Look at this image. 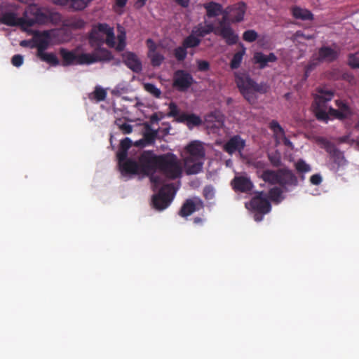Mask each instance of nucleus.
I'll list each match as a JSON object with an SVG mask.
<instances>
[{
  "label": "nucleus",
  "instance_id": "obj_64",
  "mask_svg": "<svg viewBox=\"0 0 359 359\" xmlns=\"http://www.w3.org/2000/svg\"><path fill=\"white\" fill-rule=\"evenodd\" d=\"M128 0H115V6L118 8H123L126 4Z\"/></svg>",
  "mask_w": 359,
  "mask_h": 359
},
{
  "label": "nucleus",
  "instance_id": "obj_22",
  "mask_svg": "<svg viewBox=\"0 0 359 359\" xmlns=\"http://www.w3.org/2000/svg\"><path fill=\"white\" fill-rule=\"evenodd\" d=\"M120 170L123 174H132V175H138L140 173V166L139 161L137 162L133 159H127L120 165Z\"/></svg>",
  "mask_w": 359,
  "mask_h": 359
},
{
  "label": "nucleus",
  "instance_id": "obj_10",
  "mask_svg": "<svg viewBox=\"0 0 359 359\" xmlns=\"http://www.w3.org/2000/svg\"><path fill=\"white\" fill-rule=\"evenodd\" d=\"M113 56L110 51L105 48H99L95 50V53H82L81 57V62L90 65L100 61H110Z\"/></svg>",
  "mask_w": 359,
  "mask_h": 359
},
{
  "label": "nucleus",
  "instance_id": "obj_43",
  "mask_svg": "<svg viewBox=\"0 0 359 359\" xmlns=\"http://www.w3.org/2000/svg\"><path fill=\"white\" fill-rule=\"evenodd\" d=\"M157 136V131L151 130L149 128V130L144 133V140L146 143L149 144H152L154 143V141Z\"/></svg>",
  "mask_w": 359,
  "mask_h": 359
},
{
  "label": "nucleus",
  "instance_id": "obj_13",
  "mask_svg": "<svg viewBox=\"0 0 359 359\" xmlns=\"http://www.w3.org/2000/svg\"><path fill=\"white\" fill-rule=\"evenodd\" d=\"M278 184L283 188L298 185L297 177L287 168L278 169Z\"/></svg>",
  "mask_w": 359,
  "mask_h": 359
},
{
  "label": "nucleus",
  "instance_id": "obj_5",
  "mask_svg": "<svg viewBox=\"0 0 359 359\" xmlns=\"http://www.w3.org/2000/svg\"><path fill=\"white\" fill-rule=\"evenodd\" d=\"M245 208L255 213L254 218L257 222L263 219V215L269 213L271 205L264 191L257 192L250 201L245 203Z\"/></svg>",
  "mask_w": 359,
  "mask_h": 359
},
{
  "label": "nucleus",
  "instance_id": "obj_27",
  "mask_svg": "<svg viewBox=\"0 0 359 359\" xmlns=\"http://www.w3.org/2000/svg\"><path fill=\"white\" fill-rule=\"evenodd\" d=\"M259 177L262 178L263 181L270 184H278V170H265L262 172Z\"/></svg>",
  "mask_w": 359,
  "mask_h": 359
},
{
  "label": "nucleus",
  "instance_id": "obj_31",
  "mask_svg": "<svg viewBox=\"0 0 359 359\" xmlns=\"http://www.w3.org/2000/svg\"><path fill=\"white\" fill-rule=\"evenodd\" d=\"M41 61L46 62L52 66H57L60 64V61L57 56L53 53L43 52L36 55Z\"/></svg>",
  "mask_w": 359,
  "mask_h": 359
},
{
  "label": "nucleus",
  "instance_id": "obj_62",
  "mask_svg": "<svg viewBox=\"0 0 359 359\" xmlns=\"http://www.w3.org/2000/svg\"><path fill=\"white\" fill-rule=\"evenodd\" d=\"M188 116H189V114H187L186 113H180V112L179 115L175 118V119L178 122H181V123L187 122V121L188 119Z\"/></svg>",
  "mask_w": 359,
  "mask_h": 359
},
{
  "label": "nucleus",
  "instance_id": "obj_49",
  "mask_svg": "<svg viewBox=\"0 0 359 359\" xmlns=\"http://www.w3.org/2000/svg\"><path fill=\"white\" fill-rule=\"evenodd\" d=\"M201 123L202 121L198 116L194 114H189L188 119L187 121V124L189 127H190V126H198L201 125Z\"/></svg>",
  "mask_w": 359,
  "mask_h": 359
},
{
  "label": "nucleus",
  "instance_id": "obj_48",
  "mask_svg": "<svg viewBox=\"0 0 359 359\" xmlns=\"http://www.w3.org/2000/svg\"><path fill=\"white\" fill-rule=\"evenodd\" d=\"M116 124L123 134H130L133 132V126L126 122L122 123L121 119L116 120Z\"/></svg>",
  "mask_w": 359,
  "mask_h": 359
},
{
  "label": "nucleus",
  "instance_id": "obj_17",
  "mask_svg": "<svg viewBox=\"0 0 359 359\" xmlns=\"http://www.w3.org/2000/svg\"><path fill=\"white\" fill-rule=\"evenodd\" d=\"M93 0H52V2L58 6H67L74 11H81L87 8Z\"/></svg>",
  "mask_w": 359,
  "mask_h": 359
},
{
  "label": "nucleus",
  "instance_id": "obj_4",
  "mask_svg": "<svg viewBox=\"0 0 359 359\" xmlns=\"http://www.w3.org/2000/svg\"><path fill=\"white\" fill-rule=\"evenodd\" d=\"M158 169L166 177L175 180L181 177L182 169L177 156L172 153L159 155Z\"/></svg>",
  "mask_w": 359,
  "mask_h": 359
},
{
  "label": "nucleus",
  "instance_id": "obj_54",
  "mask_svg": "<svg viewBox=\"0 0 359 359\" xmlns=\"http://www.w3.org/2000/svg\"><path fill=\"white\" fill-rule=\"evenodd\" d=\"M23 56L20 54L14 55L11 59L12 65L16 67H20L23 64Z\"/></svg>",
  "mask_w": 359,
  "mask_h": 359
},
{
  "label": "nucleus",
  "instance_id": "obj_51",
  "mask_svg": "<svg viewBox=\"0 0 359 359\" xmlns=\"http://www.w3.org/2000/svg\"><path fill=\"white\" fill-rule=\"evenodd\" d=\"M180 109L175 102H170L169 104L168 116L176 118L180 114Z\"/></svg>",
  "mask_w": 359,
  "mask_h": 359
},
{
  "label": "nucleus",
  "instance_id": "obj_45",
  "mask_svg": "<svg viewBox=\"0 0 359 359\" xmlns=\"http://www.w3.org/2000/svg\"><path fill=\"white\" fill-rule=\"evenodd\" d=\"M93 97L97 102L103 101L107 97V92L104 88L97 86L93 92Z\"/></svg>",
  "mask_w": 359,
  "mask_h": 359
},
{
  "label": "nucleus",
  "instance_id": "obj_41",
  "mask_svg": "<svg viewBox=\"0 0 359 359\" xmlns=\"http://www.w3.org/2000/svg\"><path fill=\"white\" fill-rule=\"evenodd\" d=\"M321 62H322L320 60H319V57L317 55V54L313 55L311 59L308 62L307 65L306 66V75L307 76V74L311 72Z\"/></svg>",
  "mask_w": 359,
  "mask_h": 359
},
{
  "label": "nucleus",
  "instance_id": "obj_60",
  "mask_svg": "<svg viewBox=\"0 0 359 359\" xmlns=\"http://www.w3.org/2000/svg\"><path fill=\"white\" fill-rule=\"evenodd\" d=\"M323 181L322 177L320 174L313 175L310 177V182L313 185H319Z\"/></svg>",
  "mask_w": 359,
  "mask_h": 359
},
{
  "label": "nucleus",
  "instance_id": "obj_1",
  "mask_svg": "<svg viewBox=\"0 0 359 359\" xmlns=\"http://www.w3.org/2000/svg\"><path fill=\"white\" fill-rule=\"evenodd\" d=\"M334 95L332 90L319 88L317 94L314 96L313 103V111L318 121L327 122L329 116L340 121L350 118L353 115V111L349 104L342 100H335L337 109L327 106V102L331 101Z\"/></svg>",
  "mask_w": 359,
  "mask_h": 359
},
{
  "label": "nucleus",
  "instance_id": "obj_53",
  "mask_svg": "<svg viewBox=\"0 0 359 359\" xmlns=\"http://www.w3.org/2000/svg\"><path fill=\"white\" fill-rule=\"evenodd\" d=\"M197 67L200 72H207L210 69V63L205 60H198L196 61Z\"/></svg>",
  "mask_w": 359,
  "mask_h": 359
},
{
  "label": "nucleus",
  "instance_id": "obj_19",
  "mask_svg": "<svg viewBox=\"0 0 359 359\" xmlns=\"http://www.w3.org/2000/svg\"><path fill=\"white\" fill-rule=\"evenodd\" d=\"M60 54L62 58V65L64 67L70 66L74 64L85 65L86 63L81 62V57L82 53L80 55H76L73 51L68 50L66 48H61L60 49Z\"/></svg>",
  "mask_w": 359,
  "mask_h": 359
},
{
  "label": "nucleus",
  "instance_id": "obj_26",
  "mask_svg": "<svg viewBox=\"0 0 359 359\" xmlns=\"http://www.w3.org/2000/svg\"><path fill=\"white\" fill-rule=\"evenodd\" d=\"M114 29L111 27L107 23H99L95 28H94L90 34V40L98 39L99 33H103L106 34H109L110 32H113Z\"/></svg>",
  "mask_w": 359,
  "mask_h": 359
},
{
  "label": "nucleus",
  "instance_id": "obj_16",
  "mask_svg": "<svg viewBox=\"0 0 359 359\" xmlns=\"http://www.w3.org/2000/svg\"><path fill=\"white\" fill-rule=\"evenodd\" d=\"M245 147V140L240 135H236L231 137L223 147V149L231 155L236 151L241 152Z\"/></svg>",
  "mask_w": 359,
  "mask_h": 359
},
{
  "label": "nucleus",
  "instance_id": "obj_21",
  "mask_svg": "<svg viewBox=\"0 0 359 359\" xmlns=\"http://www.w3.org/2000/svg\"><path fill=\"white\" fill-rule=\"evenodd\" d=\"M215 34L222 36L229 46L237 43L238 41V36L235 34L231 27H222V29H217L215 30Z\"/></svg>",
  "mask_w": 359,
  "mask_h": 359
},
{
  "label": "nucleus",
  "instance_id": "obj_20",
  "mask_svg": "<svg viewBox=\"0 0 359 359\" xmlns=\"http://www.w3.org/2000/svg\"><path fill=\"white\" fill-rule=\"evenodd\" d=\"M277 60L278 58L273 53H270L268 55H266L262 52L255 53L252 58L253 63L258 65L259 69L266 68L269 62H275Z\"/></svg>",
  "mask_w": 359,
  "mask_h": 359
},
{
  "label": "nucleus",
  "instance_id": "obj_42",
  "mask_svg": "<svg viewBox=\"0 0 359 359\" xmlns=\"http://www.w3.org/2000/svg\"><path fill=\"white\" fill-rule=\"evenodd\" d=\"M282 194V189L277 187H273L269 191V196L274 202L278 203L280 201Z\"/></svg>",
  "mask_w": 359,
  "mask_h": 359
},
{
  "label": "nucleus",
  "instance_id": "obj_33",
  "mask_svg": "<svg viewBox=\"0 0 359 359\" xmlns=\"http://www.w3.org/2000/svg\"><path fill=\"white\" fill-rule=\"evenodd\" d=\"M118 29V35H117V40L118 43L116 46V50L117 51H122L124 50L126 46V34L125 29L123 27L118 26L117 27Z\"/></svg>",
  "mask_w": 359,
  "mask_h": 359
},
{
  "label": "nucleus",
  "instance_id": "obj_46",
  "mask_svg": "<svg viewBox=\"0 0 359 359\" xmlns=\"http://www.w3.org/2000/svg\"><path fill=\"white\" fill-rule=\"evenodd\" d=\"M67 25L74 29H82L84 27L86 22L80 18H74L68 20Z\"/></svg>",
  "mask_w": 359,
  "mask_h": 359
},
{
  "label": "nucleus",
  "instance_id": "obj_58",
  "mask_svg": "<svg viewBox=\"0 0 359 359\" xmlns=\"http://www.w3.org/2000/svg\"><path fill=\"white\" fill-rule=\"evenodd\" d=\"M106 43L108 46L111 48L115 47L116 43H115V36L114 32H110L109 34L106 36Z\"/></svg>",
  "mask_w": 359,
  "mask_h": 359
},
{
  "label": "nucleus",
  "instance_id": "obj_52",
  "mask_svg": "<svg viewBox=\"0 0 359 359\" xmlns=\"http://www.w3.org/2000/svg\"><path fill=\"white\" fill-rule=\"evenodd\" d=\"M268 157L274 167H279L281 165V158L278 154H269Z\"/></svg>",
  "mask_w": 359,
  "mask_h": 359
},
{
  "label": "nucleus",
  "instance_id": "obj_39",
  "mask_svg": "<svg viewBox=\"0 0 359 359\" xmlns=\"http://www.w3.org/2000/svg\"><path fill=\"white\" fill-rule=\"evenodd\" d=\"M295 169L299 174H305L311 170L310 165L303 159H299L294 164Z\"/></svg>",
  "mask_w": 359,
  "mask_h": 359
},
{
  "label": "nucleus",
  "instance_id": "obj_32",
  "mask_svg": "<svg viewBox=\"0 0 359 359\" xmlns=\"http://www.w3.org/2000/svg\"><path fill=\"white\" fill-rule=\"evenodd\" d=\"M49 41L47 38H36L34 41V44L31 46V48H36L37 52L36 55L45 52L48 48Z\"/></svg>",
  "mask_w": 359,
  "mask_h": 359
},
{
  "label": "nucleus",
  "instance_id": "obj_50",
  "mask_svg": "<svg viewBox=\"0 0 359 359\" xmlns=\"http://www.w3.org/2000/svg\"><path fill=\"white\" fill-rule=\"evenodd\" d=\"M348 65L352 69H359V57L355 54H349L348 56Z\"/></svg>",
  "mask_w": 359,
  "mask_h": 359
},
{
  "label": "nucleus",
  "instance_id": "obj_25",
  "mask_svg": "<svg viewBox=\"0 0 359 359\" xmlns=\"http://www.w3.org/2000/svg\"><path fill=\"white\" fill-rule=\"evenodd\" d=\"M292 14L296 19L302 20H312L313 19V15L310 11L299 6H294L292 8Z\"/></svg>",
  "mask_w": 359,
  "mask_h": 359
},
{
  "label": "nucleus",
  "instance_id": "obj_36",
  "mask_svg": "<svg viewBox=\"0 0 359 359\" xmlns=\"http://www.w3.org/2000/svg\"><path fill=\"white\" fill-rule=\"evenodd\" d=\"M222 15V19L218 22L217 29H222L224 27H231V17H230V9L229 7L225 10H222L221 13Z\"/></svg>",
  "mask_w": 359,
  "mask_h": 359
},
{
  "label": "nucleus",
  "instance_id": "obj_28",
  "mask_svg": "<svg viewBox=\"0 0 359 359\" xmlns=\"http://www.w3.org/2000/svg\"><path fill=\"white\" fill-rule=\"evenodd\" d=\"M245 4H243L242 6H235V7H229L230 9V17L231 22L232 23L239 22L243 20L245 15Z\"/></svg>",
  "mask_w": 359,
  "mask_h": 359
},
{
  "label": "nucleus",
  "instance_id": "obj_35",
  "mask_svg": "<svg viewBox=\"0 0 359 359\" xmlns=\"http://www.w3.org/2000/svg\"><path fill=\"white\" fill-rule=\"evenodd\" d=\"M330 154L333 158L334 163L337 165L338 167L343 166L346 164V159L341 151L338 149L334 148L330 151Z\"/></svg>",
  "mask_w": 359,
  "mask_h": 359
},
{
  "label": "nucleus",
  "instance_id": "obj_56",
  "mask_svg": "<svg viewBox=\"0 0 359 359\" xmlns=\"http://www.w3.org/2000/svg\"><path fill=\"white\" fill-rule=\"evenodd\" d=\"M215 195L214 189L212 186H206L203 189V196L206 199L213 198Z\"/></svg>",
  "mask_w": 359,
  "mask_h": 359
},
{
  "label": "nucleus",
  "instance_id": "obj_2",
  "mask_svg": "<svg viewBox=\"0 0 359 359\" xmlns=\"http://www.w3.org/2000/svg\"><path fill=\"white\" fill-rule=\"evenodd\" d=\"M184 166L187 175L199 173L204 163L205 150L201 142L191 141L184 147Z\"/></svg>",
  "mask_w": 359,
  "mask_h": 359
},
{
  "label": "nucleus",
  "instance_id": "obj_7",
  "mask_svg": "<svg viewBox=\"0 0 359 359\" xmlns=\"http://www.w3.org/2000/svg\"><path fill=\"white\" fill-rule=\"evenodd\" d=\"M159 155H156L153 151H144L138 157L140 166V173L149 175L155 173L158 169Z\"/></svg>",
  "mask_w": 359,
  "mask_h": 359
},
{
  "label": "nucleus",
  "instance_id": "obj_15",
  "mask_svg": "<svg viewBox=\"0 0 359 359\" xmlns=\"http://www.w3.org/2000/svg\"><path fill=\"white\" fill-rule=\"evenodd\" d=\"M0 23L9 27L19 26L25 29V18H18L16 13L13 11H6L1 13L0 16Z\"/></svg>",
  "mask_w": 359,
  "mask_h": 359
},
{
  "label": "nucleus",
  "instance_id": "obj_47",
  "mask_svg": "<svg viewBox=\"0 0 359 359\" xmlns=\"http://www.w3.org/2000/svg\"><path fill=\"white\" fill-rule=\"evenodd\" d=\"M258 38L257 32L253 29H248L244 32L243 39L247 42H254Z\"/></svg>",
  "mask_w": 359,
  "mask_h": 359
},
{
  "label": "nucleus",
  "instance_id": "obj_6",
  "mask_svg": "<svg viewBox=\"0 0 359 359\" xmlns=\"http://www.w3.org/2000/svg\"><path fill=\"white\" fill-rule=\"evenodd\" d=\"M25 18V29L31 27L34 25H45L50 21V17L43 12L42 8L35 4H31L23 13Z\"/></svg>",
  "mask_w": 359,
  "mask_h": 359
},
{
  "label": "nucleus",
  "instance_id": "obj_14",
  "mask_svg": "<svg viewBox=\"0 0 359 359\" xmlns=\"http://www.w3.org/2000/svg\"><path fill=\"white\" fill-rule=\"evenodd\" d=\"M124 65L135 73H140L142 70V64L138 56L133 52L128 51L122 54Z\"/></svg>",
  "mask_w": 359,
  "mask_h": 359
},
{
  "label": "nucleus",
  "instance_id": "obj_24",
  "mask_svg": "<svg viewBox=\"0 0 359 359\" xmlns=\"http://www.w3.org/2000/svg\"><path fill=\"white\" fill-rule=\"evenodd\" d=\"M216 29V27H215L212 23H205L204 25L199 24L198 26L195 27L192 31L193 34L196 36L203 37L211 32H214L215 34Z\"/></svg>",
  "mask_w": 359,
  "mask_h": 359
},
{
  "label": "nucleus",
  "instance_id": "obj_9",
  "mask_svg": "<svg viewBox=\"0 0 359 359\" xmlns=\"http://www.w3.org/2000/svg\"><path fill=\"white\" fill-rule=\"evenodd\" d=\"M192 75L183 69H178L174 72L172 86L180 92L187 91L193 84Z\"/></svg>",
  "mask_w": 359,
  "mask_h": 359
},
{
  "label": "nucleus",
  "instance_id": "obj_40",
  "mask_svg": "<svg viewBox=\"0 0 359 359\" xmlns=\"http://www.w3.org/2000/svg\"><path fill=\"white\" fill-rule=\"evenodd\" d=\"M144 89L149 94L156 98H159L161 95V91L154 84L150 83H145L143 85Z\"/></svg>",
  "mask_w": 359,
  "mask_h": 359
},
{
  "label": "nucleus",
  "instance_id": "obj_3",
  "mask_svg": "<svg viewBox=\"0 0 359 359\" xmlns=\"http://www.w3.org/2000/svg\"><path fill=\"white\" fill-rule=\"evenodd\" d=\"M235 82L241 94L250 103L254 104L257 100V93L264 94L268 91L269 86L265 83H257L248 74L236 73Z\"/></svg>",
  "mask_w": 359,
  "mask_h": 359
},
{
  "label": "nucleus",
  "instance_id": "obj_34",
  "mask_svg": "<svg viewBox=\"0 0 359 359\" xmlns=\"http://www.w3.org/2000/svg\"><path fill=\"white\" fill-rule=\"evenodd\" d=\"M201 39L196 36L193 32L190 35L187 36L182 41V44L186 48H196L201 43Z\"/></svg>",
  "mask_w": 359,
  "mask_h": 359
},
{
  "label": "nucleus",
  "instance_id": "obj_18",
  "mask_svg": "<svg viewBox=\"0 0 359 359\" xmlns=\"http://www.w3.org/2000/svg\"><path fill=\"white\" fill-rule=\"evenodd\" d=\"M269 128L273 131L276 144H279V134L281 135V141L284 145L293 149L292 142L285 136V130L279 123L276 120H272L269 123Z\"/></svg>",
  "mask_w": 359,
  "mask_h": 359
},
{
  "label": "nucleus",
  "instance_id": "obj_29",
  "mask_svg": "<svg viewBox=\"0 0 359 359\" xmlns=\"http://www.w3.org/2000/svg\"><path fill=\"white\" fill-rule=\"evenodd\" d=\"M197 210L196 203L191 199H187L182 205L179 215L182 217H187L191 215Z\"/></svg>",
  "mask_w": 359,
  "mask_h": 359
},
{
  "label": "nucleus",
  "instance_id": "obj_12",
  "mask_svg": "<svg viewBox=\"0 0 359 359\" xmlns=\"http://www.w3.org/2000/svg\"><path fill=\"white\" fill-rule=\"evenodd\" d=\"M233 189L236 192L248 193L253 188V183L247 175L235 176L231 182Z\"/></svg>",
  "mask_w": 359,
  "mask_h": 359
},
{
  "label": "nucleus",
  "instance_id": "obj_8",
  "mask_svg": "<svg viewBox=\"0 0 359 359\" xmlns=\"http://www.w3.org/2000/svg\"><path fill=\"white\" fill-rule=\"evenodd\" d=\"M171 191V185L165 184L161 187L158 193L153 196L152 203L156 209L162 210L169 205L172 199Z\"/></svg>",
  "mask_w": 359,
  "mask_h": 359
},
{
  "label": "nucleus",
  "instance_id": "obj_11",
  "mask_svg": "<svg viewBox=\"0 0 359 359\" xmlns=\"http://www.w3.org/2000/svg\"><path fill=\"white\" fill-rule=\"evenodd\" d=\"M340 55V48L335 44H333V47L328 46H321L317 53V55L319 60L322 62L331 63L336 61Z\"/></svg>",
  "mask_w": 359,
  "mask_h": 359
},
{
  "label": "nucleus",
  "instance_id": "obj_61",
  "mask_svg": "<svg viewBox=\"0 0 359 359\" xmlns=\"http://www.w3.org/2000/svg\"><path fill=\"white\" fill-rule=\"evenodd\" d=\"M252 166L259 170H264L267 164L263 161H256L252 163Z\"/></svg>",
  "mask_w": 359,
  "mask_h": 359
},
{
  "label": "nucleus",
  "instance_id": "obj_55",
  "mask_svg": "<svg viewBox=\"0 0 359 359\" xmlns=\"http://www.w3.org/2000/svg\"><path fill=\"white\" fill-rule=\"evenodd\" d=\"M117 158L118 161V165L126 161L128 158V151L119 149V151L117 152Z\"/></svg>",
  "mask_w": 359,
  "mask_h": 359
},
{
  "label": "nucleus",
  "instance_id": "obj_59",
  "mask_svg": "<svg viewBox=\"0 0 359 359\" xmlns=\"http://www.w3.org/2000/svg\"><path fill=\"white\" fill-rule=\"evenodd\" d=\"M132 145V141L128 137H125L120 142V149L128 151Z\"/></svg>",
  "mask_w": 359,
  "mask_h": 359
},
{
  "label": "nucleus",
  "instance_id": "obj_44",
  "mask_svg": "<svg viewBox=\"0 0 359 359\" xmlns=\"http://www.w3.org/2000/svg\"><path fill=\"white\" fill-rule=\"evenodd\" d=\"M149 176L154 191L158 189L163 184V180L161 176L156 175L155 173L150 174Z\"/></svg>",
  "mask_w": 359,
  "mask_h": 359
},
{
  "label": "nucleus",
  "instance_id": "obj_57",
  "mask_svg": "<svg viewBox=\"0 0 359 359\" xmlns=\"http://www.w3.org/2000/svg\"><path fill=\"white\" fill-rule=\"evenodd\" d=\"M146 43L148 47V53L147 54H151V53L157 52L156 51L157 45L151 39H148L146 41Z\"/></svg>",
  "mask_w": 359,
  "mask_h": 359
},
{
  "label": "nucleus",
  "instance_id": "obj_37",
  "mask_svg": "<svg viewBox=\"0 0 359 359\" xmlns=\"http://www.w3.org/2000/svg\"><path fill=\"white\" fill-rule=\"evenodd\" d=\"M147 56L150 59L151 65L154 67L161 66L165 60L164 55L159 52L147 54Z\"/></svg>",
  "mask_w": 359,
  "mask_h": 359
},
{
  "label": "nucleus",
  "instance_id": "obj_30",
  "mask_svg": "<svg viewBox=\"0 0 359 359\" xmlns=\"http://www.w3.org/2000/svg\"><path fill=\"white\" fill-rule=\"evenodd\" d=\"M246 48L244 47L243 45L241 44V50L236 52L230 62V67L232 69H238L242 62L243 55L245 54Z\"/></svg>",
  "mask_w": 359,
  "mask_h": 359
},
{
  "label": "nucleus",
  "instance_id": "obj_38",
  "mask_svg": "<svg viewBox=\"0 0 359 359\" xmlns=\"http://www.w3.org/2000/svg\"><path fill=\"white\" fill-rule=\"evenodd\" d=\"M173 55L178 62L184 61L187 55V50L186 47L182 43V46H178L174 49Z\"/></svg>",
  "mask_w": 359,
  "mask_h": 359
},
{
  "label": "nucleus",
  "instance_id": "obj_23",
  "mask_svg": "<svg viewBox=\"0 0 359 359\" xmlns=\"http://www.w3.org/2000/svg\"><path fill=\"white\" fill-rule=\"evenodd\" d=\"M203 8L206 10V15L209 18L221 15L223 10L222 4L215 1L204 4Z\"/></svg>",
  "mask_w": 359,
  "mask_h": 359
},
{
  "label": "nucleus",
  "instance_id": "obj_63",
  "mask_svg": "<svg viewBox=\"0 0 359 359\" xmlns=\"http://www.w3.org/2000/svg\"><path fill=\"white\" fill-rule=\"evenodd\" d=\"M147 1V0H137L135 3V7L137 9L142 8L145 5Z\"/></svg>",
  "mask_w": 359,
  "mask_h": 359
}]
</instances>
